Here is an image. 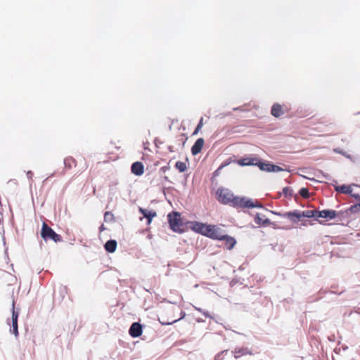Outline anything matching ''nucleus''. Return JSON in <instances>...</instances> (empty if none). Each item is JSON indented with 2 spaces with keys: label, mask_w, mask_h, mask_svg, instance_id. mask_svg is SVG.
Masks as SVG:
<instances>
[{
  "label": "nucleus",
  "mask_w": 360,
  "mask_h": 360,
  "mask_svg": "<svg viewBox=\"0 0 360 360\" xmlns=\"http://www.w3.org/2000/svg\"><path fill=\"white\" fill-rule=\"evenodd\" d=\"M217 199L222 204H229L235 207L253 208L262 207V204L258 200H252L246 197L235 196L228 188H218L216 193Z\"/></svg>",
  "instance_id": "nucleus-1"
},
{
  "label": "nucleus",
  "mask_w": 360,
  "mask_h": 360,
  "mask_svg": "<svg viewBox=\"0 0 360 360\" xmlns=\"http://www.w3.org/2000/svg\"><path fill=\"white\" fill-rule=\"evenodd\" d=\"M186 227L193 231L212 238L217 227L216 225L207 224L196 221H188L186 224Z\"/></svg>",
  "instance_id": "nucleus-2"
},
{
  "label": "nucleus",
  "mask_w": 360,
  "mask_h": 360,
  "mask_svg": "<svg viewBox=\"0 0 360 360\" xmlns=\"http://www.w3.org/2000/svg\"><path fill=\"white\" fill-rule=\"evenodd\" d=\"M212 239L224 241V245L228 250H231L236 244V239L225 234L224 231L219 226L217 227Z\"/></svg>",
  "instance_id": "nucleus-3"
},
{
  "label": "nucleus",
  "mask_w": 360,
  "mask_h": 360,
  "mask_svg": "<svg viewBox=\"0 0 360 360\" xmlns=\"http://www.w3.org/2000/svg\"><path fill=\"white\" fill-rule=\"evenodd\" d=\"M65 168L71 169L73 166L77 168L75 171L76 174H80L85 171L87 167V163L84 158H80L79 160V166L77 167V161L72 157L66 158L64 160Z\"/></svg>",
  "instance_id": "nucleus-4"
},
{
  "label": "nucleus",
  "mask_w": 360,
  "mask_h": 360,
  "mask_svg": "<svg viewBox=\"0 0 360 360\" xmlns=\"http://www.w3.org/2000/svg\"><path fill=\"white\" fill-rule=\"evenodd\" d=\"M41 236L44 240H52L56 243L62 241L60 235L56 233L48 224L45 222L42 224Z\"/></svg>",
  "instance_id": "nucleus-5"
},
{
  "label": "nucleus",
  "mask_w": 360,
  "mask_h": 360,
  "mask_svg": "<svg viewBox=\"0 0 360 360\" xmlns=\"http://www.w3.org/2000/svg\"><path fill=\"white\" fill-rule=\"evenodd\" d=\"M170 229L175 232H180V214L178 212H172L167 215Z\"/></svg>",
  "instance_id": "nucleus-6"
},
{
  "label": "nucleus",
  "mask_w": 360,
  "mask_h": 360,
  "mask_svg": "<svg viewBox=\"0 0 360 360\" xmlns=\"http://www.w3.org/2000/svg\"><path fill=\"white\" fill-rule=\"evenodd\" d=\"M142 332V326L138 322L133 323L129 330V333L132 338H138L141 336Z\"/></svg>",
  "instance_id": "nucleus-7"
},
{
  "label": "nucleus",
  "mask_w": 360,
  "mask_h": 360,
  "mask_svg": "<svg viewBox=\"0 0 360 360\" xmlns=\"http://www.w3.org/2000/svg\"><path fill=\"white\" fill-rule=\"evenodd\" d=\"M288 111V109L284 106L278 103H274L271 107V114L275 117H279Z\"/></svg>",
  "instance_id": "nucleus-8"
},
{
  "label": "nucleus",
  "mask_w": 360,
  "mask_h": 360,
  "mask_svg": "<svg viewBox=\"0 0 360 360\" xmlns=\"http://www.w3.org/2000/svg\"><path fill=\"white\" fill-rule=\"evenodd\" d=\"M233 353L234 357L236 359L240 358L243 356L253 354L252 351L247 347L236 348L234 349V351H233Z\"/></svg>",
  "instance_id": "nucleus-9"
},
{
  "label": "nucleus",
  "mask_w": 360,
  "mask_h": 360,
  "mask_svg": "<svg viewBox=\"0 0 360 360\" xmlns=\"http://www.w3.org/2000/svg\"><path fill=\"white\" fill-rule=\"evenodd\" d=\"M281 216L289 219L292 222H298L300 220V210L285 212Z\"/></svg>",
  "instance_id": "nucleus-10"
},
{
  "label": "nucleus",
  "mask_w": 360,
  "mask_h": 360,
  "mask_svg": "<svg viewBox=\"0 0 360 360\" xmlns=\"http://www.w3.org/2000/svg\"><path fill=\"white\" fill-rule=\"evenodd\" d=\"M131 171L134 174L141 176L144 172L143 165L141 162H136L132 164Z\"/></svg>",
  "instance_id": "nucleus-11"
},
{
  "label": "nucleus",
  "mask_w": 360,
  "mask_h": 360,
  "mask_svg": "<svg viewBox=\"0 0 360 360\" xmlns=\"http://www.w3.org/2000/svg\"><path fill=\"white\" fill-rule=\"evenodd\" d=\"M337 216L335 210H324L322 211H318L317 217L328 218L330 219H335Z\"/></svg>",
  "instance_id": "nucleus-12"
},
{
  "label": "nucleus",
  "mask_w": 360,
  "mask_h": 360,
  "mask_svg": "<svg viewBox=\"0 0 360 360\" xmlns=\"http://www.w3.org/2000/svg\"><path fill=\"white\" fill-rule=\"evenodd\" d=\"M204 139L202 138H199L194 143V145L191 148V152L193 155H197L200 153L203 146H204Z\"/></svg>",
  "instance_id": "nucleus-13"
},
{
  "label": "nucleus",
  "mask_w": 360,
  "mask_h": 360,
  "mask_svg": "<svg viewBox=\"0 0 360 360\" xmlns=\"http://www.w3.org/2000/svg\"><path fill=\"white\" fill-rule=\"evenodd\" d=\"M257 163L258 158H246L238 160V164L241 166L257 165Z\"/></svg>",
  "instance_id": "nucleus-14"
},
{
  "label": "nucleus",
  "mask_w": 360,
  "mask_h": 360,
  "mask_svg": "<svg viewBox=\"0 0 360 360\" xmlns=\"http://www.w3.org/2000/svg\"><path fill=\"white\" fill-rule=\"evenodd\" d=\"M139 212L143 214L144 217L148 219V224H150L152 221V219L156 216V212L153 210H148L140 207Z\"/></svg>",
  "instance_id": "nucleus-15"
},
{
  "label": "nucleus",
  "mask_w": 360,
  "mask_h": 360,
  "mask_svg": "<svg viewBox=\"0 0 360 360\" xmlns=\"http://www.w3.org/2000/svg\"><path fill=\"white\" fill-rule=\"evenodd\" d=\"M18 313L17 311H15L13 308V313H12V327H13V333L15 336H18Z\"/></svg>",
  "instance_id": "nucleus-16"
},
{
  "label": "nucleus",
  "mask_w": 360,
  "mask_h": 360,
  "mask_svg": "<svg viewBox=\"0 0 360 360\" xmlns=\"http://www.w3.org/2000/svg\"><path fill=\"white\" fill-rule=\"evenodd\" d=\"M255 221L259 225H266L270 224V220L268 218H266L265 215H262L260 214H257L255 217Z\"/></svg>",
  "instance_id": "nucleus-17"
},
{
  "label": "nucleus",
  "mask_w": 360,
  "mask_h": 360,
  "mask_svg": "<svg viewBox=\"0 0 360 360\" xmlns=\"http://www.w3.org/2000/svg\"><path fill=\"white\" fill-rule=\"evenodd\" d=\"M117 248V242L115 240H108L105 244V249L107 252L112 253Z\"/></svg>",
  "instance_id": "nucleus-18"
},
{
  "label": "nucleus",
  "mask_w": 360,
  "mask_h": 360,
  "mask_svg": "<svg viewBox=\"0 0 360 360\" xmlns=\"http://www.w3.org/2000/svg\"><path fill=\"white\" fill-rule=\"evenodd\" d=\"M318 211L311 210H305V211H300V219L302 217L305 218H311V217H317Z\"/></svg>",
  "instance_id": "nucleus-19"
},
{
  "label": "nucleus",
  "mask_w": 360,
  "mask_h": 360,
  "mask_svg": "<svg viewBox=\"0 0 360 360\" xmlns=\"http://www.w3.org/2000/svg\"><path fill=\"white\" fill-rule=\"evenodd\" d=\"M335 189L337 192H339L341 193H345V194H352V191L351 186H347V185H342V186H336L335 188Z\"/></svg>",
  "instance_id": "nucleus-20"
},
{
  "label": "nucleus",
  "mask_w": 360,
  "mask_h": 360,
  "mask_svg": "<svg viewBox=\"0 0 360 360\" xmlns=\"http://www.w3.org/2000/svg\"><path fill=\"white\" fill-rule=\"evenodd\" d=\"M271 165H272V164H271V163H264V162H261L259 159H258V163L257 164V166H258V167L261 170L268 172H271Z\"/></svg>",
  "instance_id": "nucleus-21"
},
{
  "label": "nucleus",
  "mask_w": 360,
  "mask_h": 360,
  "mask_svg": "<svg viewBox=\"0 0 360 360\" xmlns=\"http://www.w3.org/2000/svg\"><path fill=\"white\" fill-rule=\"evenodd\" d=\"M114 214L110 212H105L104 214V220L106 222H111L114 221Z\"/></svg>",
  "instance_id": "nucleus-22"
},
{
  "label": "nucleus",
  "mask_w": 360,
  "mask_h": 360,
  "mask_svg": "<svg viewBox=\"0 0 360 360\" xmlns=\"http://www.w3.org/2000/svg\"><path fill=\"white\" fill-rule=\"evenodd\" d=\"M299 194L304 198H309V192L308 188H302L299 191Z\"/></svg>",
  "instance_id": "nucleus-23"
},
{
  "label": "nucleus",
  "mask_w": 360,
  "mask_h": 360,
  "mask_svg": "<svg viewBox=\"0 0 360 360\" xmlns=\"http://www.w3.org/2000/svg\"><path fill=\"white\" fill-rule=\"evenodd\" d=\"M349 210L352 213H356L360 212V202H358L357 204L353 205L349 207Z\"/></svg>",
  "instance_id": "nucleus-24"
},
{
  "label": "nucleus",
  "mask_w": 360,
  "mask_h": 360,
  "mask_svg": "<svg viewBox=\"0 0 360 360\" xmlns=\"http://www.w3.org/2000/svg\"><path fill=\"white\" fill-rule=\"evenodd\" d=\"M271 172H281V171H283V169L281 168V167L278 166V165H273L271 166Z\"/></svg>",
  "instance_id": "nucleus-25"
},
{
  "label": "nucleus",
  "mask_w": 360,
  "mask_h": 360,
  "mask_svg": "<svg viewBox=\"0 0 360 360\" xmlns=\"http://www.w3.org/2000/svg\"><path fill=\"white\" fill-rule=\"evenodd\" d=\"M203 126V117H201L197 127L195 129L194 134H197L198 131Z\"/></svg>",
  "instance_id": "nucleus-26"
},
{
  "label": "nucleus",
  "mask_w": 360,
  "mask_h": 360,
  "mask_svg": "<svg viewBox=\"0 0 360 360\" xmlns=\"http://www.w3.org/2000/svg\"><path fill=\"white\" fill-rule=\"evenodd\" d=\"M351 196L354 197L355 199H356L358 200V202H360V195H358V194H354L352 193V194H350Z\"/></svg>",
  "instance_id": "nucleus-27"
},
{
  "label": "nucleus",
  "mask_w": 360,
  "mask_h": 360,
  "mask_svg": "<svg viewBox=\"0 0 360 360\" xmlns=\"http://www.w3.org/2000/svg\"><path fill=\"white\" fill-rule=\"evenodd\" d=\"M175 166L176 168H178L179 169H180V167H181V165H180V161H177L175 164Z\"/></svg>",
  "instance_id": "nucleus-28"
},
{
  "label": "nucleus",
  "mask_w": 360,
  "mask_h": 360,
  "mask_svg": "<svg viewBox=\"0 0 360 360\" xmlns=\"http://www.w3.org/2000/svg\"><path fill=\"white\" fill-rule=\"evenodd\" d=\"M186 169V165L181 162V172H184Z\"/></svg>",
  "instance_id": "nucleus-29"
},
{
  "label": "nucleus",
  "mask_w": 360,
  "mask_h": 360,
  "mask_svg": "<svg viewBox=\"0 0 360 360\" xmlns=\"http://www.w3.org/2000/svg\"><path fill=\"white\" fill-rule=\"evenodd\" d=\"M283 191L286 195L288 193V187L284 188Z\"/></svg>",
  "instance_id": "nucleus-30"
},
{
  "label": "nucleus",
  "mask_w": 360,
  "mask_h": 360,
  "mask_svg": "<svg viewBox=\"0 0 360 360\" xmlns=\"http://www.w3.org/2000/svg\"><path fill=\"white\" fill-rule=\"evenodd\" d=\"M27 176H28V177L31 178V176H32V172L30 171V172H28L27 173Z\"/></svg>",
  "instance_id": "nucleus-31"
}]
</instances>
